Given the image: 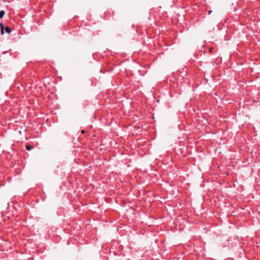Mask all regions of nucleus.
<instances>
[{
	"mask_svg": "<svg viewBox=\"0 0 260 260\" xmlns=\"http://www.w3.org/2000/svg\"><path fill=\"white\" fill-rule=\"evenodd\" d=\"M0 27H1V34L3 35L4 34V25L2 22H0Z\"/></svg>",
	"mask_w": 260,
	"mask_h": 260,
	"instance_id": "obj_2",
	"label": "nucleus"
},
{
	"mask_svg": "<svg viewBox=\"0 0 260 260\" xmlns=\"http://www.w3.org/2000/svg\"><path fill=\"white\" fill-rule=\"evenodd\" d=\"M85 133V132H84V131H82V133Z\"/></svg>",
	"mask_w": 260,
	"mask_h": 260,
	"instance_id": "obj_7",
	"label": "nucleus"
},
{
	"mask_svg": "<svg viewBox=\"0 0 260 260\" xmlns=\"http://www.w3.org/2000/svg\"><path fill=\"white\" fill-rule=\"evenodd\" d=\"M4 30L7 34H10L12 31V29L9 26L4 27Z\"/></svg>",
	"mask_w": 260,
	"mask_h": 260,
	"instance_id": "obj_1",
	"label": "nucleus"
},
{
	"mask_svg": "<svg viewBox=\"0 0 260 260\" xmlns=\"http://www.w3.org/2000/svg\"><path fill=\"white\" fill-rule=\"evenodd\" d=\"M8 51H4V52H3V54H6V53H8Z\"/></svg>",
	"mask_w": 260,
	"mask_h": 260,
	"instance_id": "obj_6",
	"label": "nucleus"
},
{
	"mask_svg": "<svg viewBox=\"0 0 260 260\" xmlns=\"http://www.w3.org/2000/svg\"><path fill=\"white\" fill-rule=\"evenodd\" d=\"M5 14V11L4 10H1L0 11V19L2 18Z\"/></svg>",
	"mask_w": 260,
	"mask_h": 260,
	"instance_id": "obj_3",
	"label": "nucleus"
},
{
	"mask_svg": "<svg viewBox=\"0 0 260 260\" xmlns=\"http://www.w3.org/2000/svg\"><path fill=\"white\" fill-rule=\"evenodd\" d=\"M212 12V10H209V11H208V14H211Z\"/></svg>",
	"mask_w": 260,
	"mask_h": 260,
	"instance_id": "obj_5",
	"label": "nucleus"
},
{
	"mask_svg": "<svg viewBox=\"0 0 260 260\" xmlns=\"http://www.w3.org/2000/svg\"><path fill=\"white\" fill-rule=\"evenodd\" d=\"M32 148H33V147H32L31 146L26 145V149L28 151L30 150Z\"/></svg>",
	"mask_w": 260,
	"mask_h": 260,
	"instance_id": "obj_4",
	"label": "nucleus"
}]
</instances>
